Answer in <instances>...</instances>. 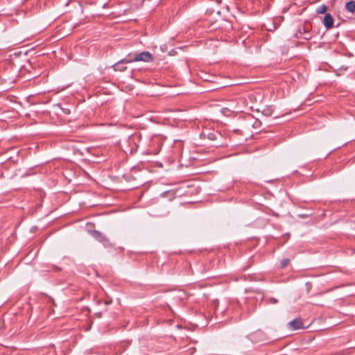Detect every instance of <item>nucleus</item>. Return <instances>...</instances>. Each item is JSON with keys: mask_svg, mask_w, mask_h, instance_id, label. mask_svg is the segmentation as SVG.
I'll use <instances>...</instances> for the list:
<instances>
[{"mask_svg": "<svg viewBox=\"0 0 355 355\" xmlns=\"http://www.w3.org/2000/svg\"><path fill=\"white\" fill-rule=\"evenodd\" d=\"M124 60V59L121 60L120 61L117 62L114 65V69L115 71H123L126 69V67L123 66V64L126 63H130L131 62H122Z\"/></svg>", "mask_w": 355, "mask_h": 355, "instance_id": "39448f33", "label": "nucleus"}, {"mask_svg": "<svg viewBox=\"0 0 355 355\" xmlns=\"http://www.w3.org/2000/svg\"><path fill=\"white\" fill-rule=\"evenodd\" d=\"M311 37V33H309V31H307V33L306 34H304V38L305 40H309Z\"/></svg>", "mask_w": 355, "mask_h": 355, "instance_id": "9b49d317", "label": "nucleus"}, {"mask_svg": "<svg viewBox=\"0 0 355 355\" xmlns=\"http://www.w3.org/2000/svg\"><path fill=\"white\" fill-rule=\"evenodd\" d=\"M150 62L153 61V55L148 51H143L139 53L136 54L134 58L126 59L124 58V60L122 62Z\"/></svg>", "mask_w": 355, "mask_h": 355, "instance_id": "f257e3e1", "label": "nucleus"}, {"mask_svg": "<svg viewBox=\"0 0 355 355\" xmlns=\"http://www.w3.org/2000/svg\"><path fill=\"white\" fill-rule=\"evenodd\" d=\"M92 236L96 240L101 242L105 247L107 248L111 246V243L109 239L99 231L94 230L92 232Z\"/></svg>", "mask_w": 355, "mask_h": 355, "instance_id": "f03ea898", "label": "nucleus"}, {"mask_svg": "<svg viewBox=\"0 0 355 355\" xmlns=\"http://www.w3.org/2000/svg\"><path fill=\"white\" fill-rule=\"evenodd\" d=\"M345 9L347 11L354 14L355 12V1L352 0L345 3Z\"/></svg>", "mask_w": 355, "mask_h": 355, "instance_id": "423d86ee", "label": "nucleus"}, {"mask_svg": "<svg viewBox=\"0 0 355 355\" xmlns=\"http://www.w3.org/2000/svg\"><path fill=\"white\" fill-rule=\"evenodd\" d=\"M307 31H309L306 27L303 26L302 28H300L299 29V32L300 33H304V34H306L307 33Z\"/></svg>", "mask_w": 355, "mask_h": 355, "instance_id": "9d476101", "label": "nucleus"}, {"mask_svg": "<svg viewBox=\"0 0 355 355\" xmlns=\"http://www.w3.org/2000/svg\"><path fill=\"white\" fill-rule=\"evenodd\" d=\"M268 302L270 304H277L278 302V300L276 298H275V297H270V298L268 299Z\"/></svg>", "mask_w": 355, "mask_h": 355, "instance_id": "1a4fd4ad", "label": "nucleus"}, {"mask_svg": "<svg viewBox=\"0 0 355 355\" xmlns=\"http://www.w3.org/2000/svg\"><path fill=\"white\" fill-rule=\"evenodd\" d=\"M55 269L56 270H60V268L59 267H57V266H56V267H55Z\"/></svg>", "mask_w": 355, "mask_h": 355, "instance_id": "f8f14e48", "label": "nucleus"}, {"mask_svg": "<svg viewBox=\"0 0 355 355\" xmlns=\"http://www.w3.org/2000/svg\"><path fill=\"white\" fill-rule=\"evenodd\" d=\"M327 10V7L324 5H320L318 8L316 9V12L318 14H323Z\"/></svg>", "mask_w": 355, "mask_h": 355, "instance_id": "0eeeda50", "label": "nucleus"}, {"mask_svg": "<svg viewBox=\"0 0 355 355\" xmlns=\"http://www.w3.org/2000/svg\"><path fill=\"white\" fill-rule=\"evenodd\" d=\"M289 326L293 329H300L303 328V324L300 319H294L289 322Z\"/></svg>", "mask_w": 355, "mask_h": 355, "instance_id": "20e7f679", "label": "nucleus"}, {"mask_svg": "<svg viewBox=\"0 0 355 355\" xmlns=\"http://www.w3.org/2000/svg\"><path fill=\"white\" fill-rule=\"evenodd\" d=\"M290 261L291 260L288 258H286V259H282L281 261V263H280L281 268H285L290 263Z\"/></svg>", "mask_w": 355, "mask_h": 355, "instance_id": "6e6552de", "label": "nucleus"}, {"mask_svg": "<svg viewBox=\"0 0 355 355\" xmlns=\"http://www.w3.org/2000/svg\"><path fill=\"white\" fill-rule=\"evenodd\" d=\"M323 24L327 29H330L333 27L334 18L329 13H327L324 15L323 19Z\"/></svg>", "mask_w": 355, "mask_h": 355, "instance_id": "7ed1b4c3", "label": "nucleus"}]
</instances>
